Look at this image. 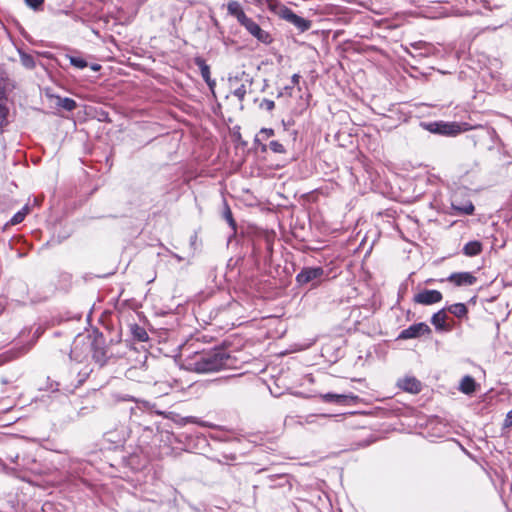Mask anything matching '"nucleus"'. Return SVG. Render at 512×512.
Wrapping results in <instances>:
<instances>
[{"instance_id":"obj_1","label":"nucleus","mask_w":512,"mask_h":512,"mask_svg":"<svg viewBox=\"0 0 512 512\" xmlns=\"http://www.w3.org/2000/svg\"><path fill=\"white\" fill-rule=\"evenodd\" d=\"M229 356L222 349L197 352L186 360L188 370L197 373L216 372L227 366Z\"/></svg>"},{"instance_id":"obj_2","label":"nucleus","mask_w":512,"mask_h":512,"mask_svg":"<svg viewBox=\"0 0 512 512\" xmlns=\"http://www.w3.org/2000/svg\"><path fill=\"white\" fill-rule=\"evenodd\" d=\"M429 131L446 136H455L470 129L467 123L435 122L428 126Z\"/></svg>"},{"instance_id":"obj_3","label":"nucleus","mask_w":512,"mask_h":512,"mask_svg":"<svg viewBox=\"0 0 512 512\" xmlns=\"http://www.w3.org/2000/svg\"><path fill=\"white\" fill-rule=\"evenodd\" d=\"M242 25L253 37H255L258 41L269 44L272 41L270 34L263 30L253 19L248 16L240 22Z\"/></svg>"},{"instance_id":"obj_4","label":"nucleus","mask_w":512,"mask_h":512,"mask_svg":"<svg viewBox=\"0 0 512 512\" xmlns=\"http://www.w3.org/2000/svg\"><path fill=\"white\" fill-rule=\"evenodd\" d=\"M325 275L322 267H305L296 276V281L300 285L308 284L315 280H320Z\"/></svg>"},{"instance_id":"obj_5","label":"nucleus","mask_w":512,"mask_h":512,"mask_svg":"<svg viewBox=\"0 0 512 512\" xmlns=\"http://www.w3.org/2000/svg\"><path fill=\"white\" fill-rule=\"evenodd\" d=\"M442 300V293L438 290H422L414 296V302L422 305H432Z\"/></svg>"},{"instance_id":"obj_6","label":"nucleus","mask_w":512,"mask_h":512,"mask_svg":"<svg viewBox=\"0 0 512 512\" xmlns=\"http://www.w3.org/2000/svg\"><path fill=\"white\" fill-rule=\"evenodd\" d=\"M430 328L425 323H417L409 326L408 328L404 329L399 334V339H412L420 337L424 334L430 333Z\"/></svg>"},{"instance_id":"obj_7","label":"nucleus","mask_w":512,"mask_h":512,"mask_svg":"<svg viewBox=\"0 0 512 512\" xmlns=\"http://www.w3.org/2000/svg\"><path fill=\"white\" fill-rule=\"evenodd\" d=\"M447 280L456 286H471L477 279L470 272H459L451 274Z\"/></svg>"},{"instance_id":"obj_8","label":"nucleus","mask_w":512,"mask_h":512,"mask_svg":"<svg viewBox=\"0 0 512 512\" xmlns=\"http://www.w3.org/2000/svg\"><path fill=\"white\" fill-rule=\"evenodd\" d=\"M283 19L293 24L302 32L308 30L311 26L310 21L296 15L291 9H289V11L287 12Z\"/></svg>"},{"instance_id":"obj_9","label":"nucleus","mask_w":512,"mask_h":512,"mask_svg":"<svg viewBox=\"0 0 512 512\" xmlns=\"http://www.w3.org/2000/svg\"><path fill=\"white\" fill-rule=\"evenodd\" d=\"M398 386L409 393H419L421 391V383L415 377H405L398 382Z\"/></svg>"},{"instance_id":"obj_10","label":"nucleus","mask_w":512,"mask_h":512,"mask_svg":"<svg viewBox=\"0 0 512 512\" xmlns=\"http://www.w3.org/2000/svg\"><path fill=\"white\" fill-rule=\"evenodd\" d=\"M265 3L267 5V8L272 13H274L275 15L279 16L282 19L285 17V15L290 9L278 0H265Z\"/></svg>"},{"instance_id":"obj_11","label":"nucleus","mask_w":512,"mask_h":512,"mask_svg":"<svg viewBox=\"0 0 512 512\" xmlns=\"http://www.w3.org/2000/svg\"><path fill=\"white\" fill-rule=\"evenodd\" d=\"M227 10L228 13L235 17L239 23L247 17L241 4L238 1H229L227 3Z\"/></svg>"},{"instance_id":"obj_12","label":"nucleus","mask_w":512,"mask_h":512,"mask_svg":"<svg viewBox=\"0 0 512 512\" xmlns=\"http://www.w3.org/2000/svg\"><path fill=\"white\" fill-rule=\"evenodd\" d=\"M321 398L325 402L329 403H337V404H345L349 399H354L353 396H348L344 394H334V393H326L321 395Z\"/></svg>"},{"instance_id":"obj_13","label":"nucleus","mask_w":512,"mask_h":512,"mask_svg":"<svg viewBox=\"0 0 512 512\" xmlns=\"http://www.w3.org/2000/svg\"><path fill=\"white\" fill-rule=\"evenodd\" d=\"M482 251V244L479 241H470L463 247V253L466 256L473 257L480 254Z\"/></svg>"},{"instance_id":"obj_14","label":"nucleus","mask_w":512,"mask_h":512,"mask_svg":"<svg viewBox=\"0 0 512 512\" xmlns=\"http://www.w3.org/2000/svg\"><path fill=\"white\" fill-rule=\"evenodd\" d=\"M476 389V382L471 376H465L460 382V391L464 394H472Z\"/></svg>"},{"instance_id":"obj_15","label":"nucleus","mask_w":512,"mask_h":512,"mask_svg":"<svg viewBox=\"0 0 512 512\" xmlns=\"http://www.w3.org/2000/svg\"><path fill=\"white\" fill-rule=\"evenodd\" d=\"M447 315L444 310H440L432 316L431 322L437 329H444Z\"/></svg>"},{"instance_id":"obj_16","label":"nucleus","mask_w":512,"mask_h":512,"mask_svg":"<svg viewBox=\"0 0 512 512\" xmlns=\"http://www.w3.org/2000/svg\"><path fill=\"white\" fill-rule=\"evenodd\" d=\"M195 64L199 67L201 76L209 84L210 81V68L202 58H196Z\"/></svg>"},{"instance_id":"obj_17","label":"nucleus","mask_w":512,"mask_h":512,"mask_svg":"<svg viewBox=\"0 0 512 512\" xmlns=\"http://www.w3.org/2000/svg\"><path fill=\"white\" fill-rule=\"evenodd\" d=\"M448 311L458 318L467 314V308L463 303H456L448 307Z\"/></svg>"},{"instance_id":"obj_18","label":"nucleus","mask_w":512,"mask_h":512,"mask_svg":"<svg viewBox=\"0 0 512 512\" xmlns=\"http://www.w3.org/2000/svg\"><path fill=\"white\" fill-rule=\"evenodd\" d=\"M452 207L455 211H458L459 213L465 215H471L474 212V205L470 201L466 202L463 205H457L456 203L453 202Z\"/></svg>"},{"instance_id":"obj_19","label":"nucleus","mask_w":512,"mask_h":512,"mask_svg":"<svg viewBox=\"0 0 512 512\" xmlns=\"http://www.w3.org/2000/svg\"><path fill=\"white\" fill-rule=\"evenodd\" d=\"M57 105L66 111H72L76 108V102L71 98H58Z\"/></svg>"},{"instance_id":"obj_20","label":"nucleus","mask_w":512,"mask_h":512,"mask_svg":"<svg viewBox=\"0 0 512 512\" xmlns=\"http://www.w3.org/2000/svg\"><path fill=\"white\" fill-rule=\"evenodd\" d=\"M28 213L29 207L26 205L11 218L10 223L12 225H17L21 223Z\"/></svg>"},{"instance_id":"obj_21","label":"nucleus","mask_w":512,"mask_h":512,"mask_svg":"<svg viewBox=\"0 0 512 512\" xmlns=\"http://www.w3.org/2000/svg\"><path fill=\"white\" fill-rule=\"evenodd\" d=\"M223 217L228 222V224L232 228V230L236 231V223L233 219L231 209L227 204H225V206H224Z\"/></svg>"},{"instance_id":"obj_22","label":"nucleus","mask_w":512,"mask_h":512,"mask_svg":"<svg viewBox=\"0 0 512 512\" xmlns=\"http://www.w3.org/2000/svg\"><path fill=\"white\" fill-rule=\"evenodd\" d=\"M68 58H69L70 64L79 69H83V68L87 67V65H88L87 62L80 57L69 56Z\"/></svg>"},{"instance_id":"obj_23","label":"nucleus","mask_w":512,"mask_h":512,"mask_svg":"<svg viewBox=\"0 0 512 512\" xmlns=\"http://www.w3.org/2000/svg\"><path fill=\"white\" fill-rule=\"evenodd\" d=\"M21 62L26 68H33L35 66L34 58L28 54H21Z\"/></svg>"},{"instance_id":"obj_24","label":"nucleus","mask_w":512,"mask_h":512,"mask_svg":"<svg viewBox=\"0 0 512 512\" xmlns=\"http://www.w3.org/2000/svg\"><path fill=\"white\" fill-rule=\"evenodd\" d=\"M246 87L244 84L240 85L233 91V95L238 98L240 102H242L246 96Z\"/></svg>"},{"instance_id":"obj_25","label":"nucleus","mask_w":512,"mask_h":512,"mask_svg":"<svg viewBox=\"0 0 512 512\" xmlns=\"http://www.w3.org/2000/svg\"><path fill=\"white\" fill-rule=\"evenodd\" d=\"M269 148L274 153H280V154L285 153L284 146L278 141H271L269 143Z\"/></svg>"},{"instance_id":"obj_26","label":"nucleus","mask_w":512,"mask_h":512,"mask_svg":"<svg viewBox=\"0 0 512 512\" xmlns=\"http://www.w3.org/2000/svg\"><path fill=\"white\" fill-rule=\"evenodd\" d=\"M6 117H7V108L3 104L2 98L0 97V129L5 124Z\"/></svg>"},{"instance_id":"obj_27","label":"nucleus","mask_w":512,"mask_h":512,"mask_svg":"<svg viewBox=\"0 0 512 512\" xmlns=\"http://www.w3.org/2000/svg\"><path fill=\"white\" fill-rule=\"evenodd\" d=\"M274 135V130L271 128H262L259 132V134L255 138V142L260 141V136H263L264 138H269Z\"/></svg>"},{"instance_id":"obj_28","label":"nucleus","mask_w":512,"mask_h":512,"mask_svg":"<svg viewBox=\"0 0 512 512\" xmlns=\"http://www.w3.org/2000/svg\"><path fill=\"white\" fill-rule=\"evenodd\" d=\"M260 108L265 109L267 111H272L275 108V103L269 99H263L260 103Z\"/></svg>"},{"instance_id":"obj_29","label":"nucleus","mask_w":512,"mask_h":512,"mask_svg":"<svg viewBox=\"0 0 512 512\" xmlns=\"http://www.w3.org/2000/svg\"><path fill=\"white\" fill-rule=\"evenodd\" d=\"M43 2L44 0H25L27 6L33 9H37L38 7H40L43 4Z\"/></svg>"},{"instance_id":"obj_30","label":"nucleus","mask_w":512,"mask_h":512,"mask_svg":"<svg viewBox=\"0 0 512 512\" xmlns=\"http://www.w3.org/2000/svg\"><path fill=\"white\" fill-rule=\"evenodd\" d=\"M503 425H504L505 428L512 427V409L507 413Z\"/></svg>"},{"instance_id":"obj_31","label":"nucleus","mask_w":512,"mask_h":512,"mask_svg":"<svg viewBox=\"0 0 512 512\" xmlns=\"http://www.w3.org/2000/svg\"><path fill=\"white\" fill-rule=\"evenodd\" d=\"M136 336L139 340L145 341L147 339V333L143 329H138Z\"/></svg>"},{"instance_id":"obj_32","label":"nucleus","mask_w":512,"mask_h":512,"mask_svg":"<svg viewBox=\"0 0 512 512\" xmlns=\"http://www.w3.org/2000/svg\"><path fill=\"white\" fill-rule=\"evenodd\" d=\"M292 80V83L293 85H297L299 84V81H300V75L299 74H294L291 78Z\"/></svg>"},{"instance_id":"obj_33","label":"nucleus","mask_w":512,"mask_h":512,"mask_svg":"<svg viewBox=\"0 0 512 512\" xmlns=\"http://www.w3.org/2000/svg\"><path fill=\"white\" fill-rule=\"evenodd\" d=\"M483 6L488 9V10H492V7L490 6L489 2L487 0H484L483 1Z\"/></svg>"},{"instance_id":"obj_34","label":"nucleus","mask_w":512,"mask_h":512,"mask_svg":"<svg viewBox=\"0 0 512 512\" xmlns=\"http://www.w3.org/2000/svg\"><path fill=\"white\" fill-rule=\"evenodd\" d=\"M91 68H92L94 71H98V70L100 69V65H98V64H93V65L91 66Z\"/></svg>"},{"instance_id":"obj_35","label":"nucleus","mask_w":512,"mask_h":512,"mask_svg":"<svg viewBox=\"0 0 512 512\" xmlns=\"http://www.w3.org/2000/svg\"><path fill=\"white\" fill-rule=\"evenodd\" d=\"M51 507V504L50 503H45L43 505V510L46 511L47 508H50Z\"/></svg>"},{"instance_id":"obj_36","label":"nucleus","mask_w":512,"mask_h":512,"mask_svg":"<svg viewBox=\"0 0 512 512\" xmlns=\"http://www.w3.org/2000/svg\"><path fill=\"white\" fill-rule=\"evenodd\" d=\"M174 256H175V258H176L178 261H181V260H182V258H181L179 255H174Z\"/></svg>"},{"instance_id":"obj_37","label":"nucleus","mask_w":512,"mask_h":512,"mask_svg":"<svg viewBox=\"0 0 512 512\" xmlns=\"http://www.w3.org/2000/svg\"><path fill=\"white\" fill-rule=\"evenodd\" d=\"M266 148H267V146H266V145H263V146H262V148H261V150H262V151H265V150H266Z\"/></svg>"},{"instance_id":"obj_38","label":"nucleus","mask_w":512,"mask_h":512,"mask_svg":"<svg viewBox=\"0 0 512 512\" xmlns=\"http://www.w3.org/2000/svg\"><path fill=\"white\" fill-rule=\"evenodd\" d=\"M257 3H262L264 0H256Z\"/></svg>"}]
</instances>
